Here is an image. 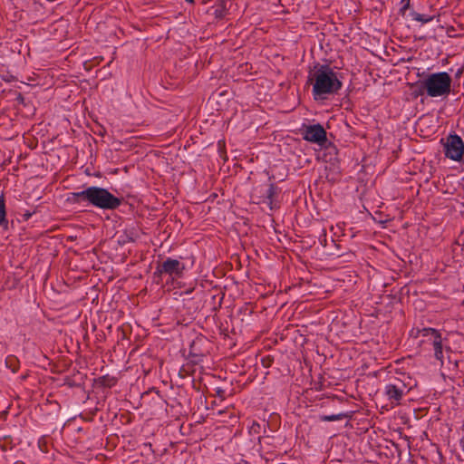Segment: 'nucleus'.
<instances>
[{
  "mask_svg": "<svg viewBox=\"0 0 464 464\" xmlns=\"http://www.w3.org/2000/svg\"><path fill=\"white\" fill-rule=\"evenodd\" d=\"M73 202L87 201L91 205L101 209H116L121 204L120 198L112 195L109 190L100 187H89L86 189L71 194Z\"/></svg>",
  "mask_w": 464,
  "mask_h": 464,
  "instance_id": "f257e3e1",
  "label": "nucleus"
},
{
  "mask_svg": "<svg viewBox=\"0 0 464 464\" xmlns=\"http://www.w3.org/2000/svg\"><path fill=\"white\" fill-rule=\"evenodd\" d=\"M310 80L313 82V92L315 99L335 93L342 86L336 73L327 65L314 66L311 72Z\"/></svg>",
  "mask_w": 464,
  "mask_h": 464,
  "instance_id": "f03ea898",
  "label": "nucleus"
},
{
  "mask_svg": "<svg viewBox=\"0 0 464 464\" xmlns=\"http://www.w3.org/2000/svg\"><path fill=\"white\" fill-rule=\"evenodd\" d=\"M422 84L429 96H443L450 91L451 78L447 72L433 73Z\"/></svg>",
  "mask_w": 464,
  "mask_h": 464,
  "instance_id": "7ed1b4c3",
  "label": "nucleus"
},
{
  "mask_svg": "<svg viewBox=\"0 0 464 464\" xmlns=\"http://www.w3.org/2000/svg\"><path fill=\"white\" fill-rule=\"evenodd\" d=\"M445 154L452 160L459 161L464 154V143L460 137L450 135L445 143Z\"/></svg>",
  "mask_w": 464,
  "mask_h": 464,
  "instance_id": "20e7f679",
  "label": "nucleus"
},
{
  "mask_svg": "<svg viewBox=\"0 0 464 464\" xmlns=\"http://www.w3.org/2000/svg\"><path fill=\"white\" fill-rule=\"evenodd\" d=\"M185 266L177 259L168 258L161 266H158L156 274H167L169 276H179Z\"/></svg>",
  "mask_w": 464,
  "mask_h": 464,
  "instance_id": "39448f33",
  "label": "nucleus"
},
{
  "mask_svg": "<svg viewBox=\"0 0 464 464\" xmlns=\"http://www.w3.org/2000/svg\"><path fill=\"white\" fill-rule=\"evenodd\" d=\"M304 139L323 145L326 141V132L319 124L307 126L304 131Z\"/></svg>",
  "mask_w": 464,
  "mask_h": 464,
  "instance_id": "423d86ee",
  "label": "nucleus"
},
{
  "mask_svg": "<svg viewBox=\"0 0 464 464\" xmlns=\"http://www.w3.org/2000/svg\"><path fill=\"white\" fill-rule=\"evenodd\" d=\"M406 392V387L401 382L388 384L385 387V393L389 400L398 403Z\"/></svg>",
  "mask_w": 464,
  "mask_h": 464,
  "instance_id": "0eeeda50",
  "label": "nucleus"
},
{
  "mask_svg": "<svg viewBox=\"0 0 464 464\" xmlns=\"http://www.w3.org/2000/svg\"><path fill=\"white\" fill-rule=\"evenodd\" d=\"M423 333V335L430 336L435 350V356L437 359L441 360L442 350L440 335L434 329H424Z\"/></svg>",
  "mask_w": 464,
  "mask_h": 464,
  "instance_id": "6e6552de",
  "label": "nucleus"
},
{
  "mask_svg": "<svg viewBox=\"0 0 464 464\" xmlns=\"http://www.w3.org/2000/svg\"><path fill=\"white\" fill-rule=\"evenodd\" d=\"M8 221L6 219L5 200L3 195L0 196V226L6 227Z\"/></svg>",
  "mask_w": 464,
  "mask_h": 464,
  "instance_id": "1a4fd4ad",
  "label": "nucleus"
},
{
  "mask_svg": "<svg viewBox=\"0 0 464 464\" xmlns=\"http://www.w3.org/2000/svg\"><path fill=\"white\" fill-rule=\"evenodd\" d=\"M277 194L276 188L271 185L267 190V198L269 199L268 204L270 205V208H274V204L276 205V202L274 200V197Z\"/></svg>",
  "mask_w": 464,
  "mask_h": 464,
  "instance_id": "9d476101",
  "label": "nucleus"
},
{
  "mask_svg": "<svg viewBox=\"0 0 464 464\" xmlns=\"http://www.w3.org/2000/svg\"><path fill=\"white\" fill-rule=\"evenodd\" d=\"M259 429H260V426L256 421L253 422L252 426L249 429V433L251 435L256 436V438H255V440H256L258 443L261 442V436L259 435Z\"/></svg>",
  "mask_w": 464,
  "mask_h": 464,
  "instance_id": "9b49d317",
  "label": "nucleus"
},
{
  "mask_svg": "<svg viewBox=\"0 0 464 464\" xmlns=\"http://www.w3.org/2000/svg\"><path fill=\"white\" fill-rule=\"evenodd\" d=\"M6 366L15 372L18 369V361L15 357H8L5 361Z\"/></svg>",
  "mask_w": 464,
  "mask_h": 464,
  "instance_id": "f8f14e48",
  "label": "nucleus"
},
{
  "mask_svg": "<svg viewBox=\"0 0 464 464\" xmlns=\"http://www.w3.org/2000/svg\"><path fill=\"white\" fill-rule=\"evenodd\" d=\"M412 17L414 20L421 22V23H427L432 20L431 16L420 14L418 13H412Z\"/></svg>",
  "mask_w": 464,
  "mask_h": 464,
  "instance_id": "ddd939ff",
  "label": "nucleus"
},
{
  "mask_svg": "<svg viewBox=\"0 0 464 464\" xmlns=\"http://www.w3.org/2000/svg\"><path fill=\"white\" fill-rule=\"evenodd\" d=\"M324 419L327 420H334V417H325Z\"/></svg>",
  "mask_w": 464,
  "mask_h": 464,
  "instance_id": "4468645a",
  "label": "nucleus"
},
{
  "mask_svg": "<svg viewBox=\"0 0 464 464\" xmlns=\"http://www.w3.org/2000/svg\"><path fill=\"white\" fill-rule=\"evenodd\" d=\"M186 1L188 2V3H193L194 2V0H186Z\"/></svg>",
  "mask_w": 464,
  "mask_h": 464,
  "instance_id": "2eb2a0df",
  "label": "nucleus"
},
{
  "mask_svg": "<svg viewBox=\"0 0 464 464\" xmlns=\"http://www.w3.org/2000/svg\"><path fill=\"white\" fill-rule=\"evenodd\" d=\"M262 364L263 366L266 364V360L263 359Z\"/></svg>",
  "mask_w": 464,
  "mask_h": 464,
  "instance_id": "dca6fc26",
  "label": "nucleus"
}]
</instances>
